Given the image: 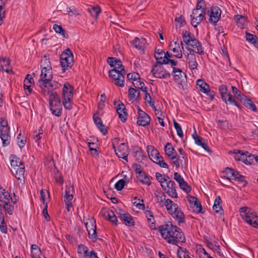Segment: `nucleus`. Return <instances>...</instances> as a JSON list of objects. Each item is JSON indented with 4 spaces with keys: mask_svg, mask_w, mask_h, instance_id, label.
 I'll return each instance as SVG.
<instances>
[{
    "mask_svg": "<svg viewBox=\"0 0 258 258\" xmlns=\"http://www.w3.org/2000/svg\"><path fill=\"white\" fill-rule=\"evenodd\" d=\"M159 231L162 238L168 243L177 245L178 242H185V236L181 229L171 223L160 226Z\"/></svg>",
    "mask_w": 258,
    "mask_h": 258,
    "instance_id": "nucleus-1",
    "label": "nucleus"
},
{
    "mask_svg": "<svg viewBox=\"0 0 258 258\" xmlns=\"http://www.w3.org/2000/svg\"><path fill=\"white\" fill-rule=\"evenodd\" d=\"M182 36L184 43L192 48V49L188 48V50H191L192 52H195L200 55L204 54V50L202 43L195 38L194 34L183 30L182 32Z\"/></svg>",
    "mask_w": 258,
    "mask_h": 258,
    "instance_id": "nucleus-2",
    "label": "nucleus"
},
{
    "mask_svg": "<svg viewBox=\"0 0 258 258\" xmlns=\"http://www.w3.org/2000/svg\"><path fill=\"white\" fill-rule=\"evenodd\" d=\"M73 96L74 89L73 86L69 82H65L62 89V103L66 109L71 110L72 109Z\"/></svg>",
    "mask_w": 258,
    "mask_h": 258,
    "instance_id": "nucleus-3",
    "label": "nucleus"
},
{
    "mask_svg": "<svg viewBox=\"0 0 258 258\" xmlns=\"http://www.w3.org/2000/svg\"><path fill=\"white\" fill-rule=\"evenodd\" d=\"M50 110L53 115L59 117L62 114V105L60 98L57 93L48 95Z\"/></svg>",
    "mask_w": 258,
    "mask_h": 258,
    "instance_id": "nucleus-4",
    "label": "nucleus"
},
{
    "mask_svg": "<svg viewBox=\"0 0 258 258\" xmlns=\"http://www.w3.org/2000/svg\"><path fill=\"white\" fill-rule=\"evenodd\" d=\"M61 86V85L59 82L50 79V81L44 83L40 82L39 87L40 92L44 96H47L54 93H57L55 90L59 89Z\"/></svg>",
    "mask_w": 258,
    "mask_h": 258,
    "instance_id": "nucleus-5",
    "label": "nucleus"
},
{
    "mask_svg": "<svg viewBox=\"0 0 258 258\" xmlns=\"http://www.w3.org/2000/svg\"><path fill=\"white\" fill-rule=\"evenodd\" d=\"M0 138L3 147H6L10 144V128L7 120L3 117H0Z\"/></svg>",
    "mask_w": 258,
    "mask_h": 258,
    "instance_id": "nucleus-6",
    "label": "nucleus"
},
{
    "mask_svg": "<svg viewBox=\"0 0 258 258\" xmlns=\"http://www.w3.org/2000/svg\"><path fill=\"white\" fill-rule=\"evenodd\" d=\"M147 151L150 158L161 168H168V164L164 161L159 151L153 146H148Z\"/></svg>",
    "mask_w": 258,
    "mask_h": 258,
    "instance_id": "nucleus-7",
    "label": "nucleus"
},
{
    "mask_svg": "<svg viewBox=\"0 0 258 258\" xmlns=\"http://www.w3.org/2000/svg\"><path fill=\"white\" fill-rule=\"evenodd\" d=\"M240 214L242 218L252 227H258V216L251 209L245 207L241 209Z\"/></svg>",
    "mask_w": 258,
    "mask_h": 258,
    "instance_id": "nucleus-8",
    "label": "nucleus"
},
{
    "mask_svg": "<svg viewBox=\"0 0 258 258\" xmlns=\"http://www.w3.org/2000/svg\"><path fill=\"white\" fill-rule=\"evenodd\" d=\"M119 141L120 140L118 138L114 139L112 142L113 148L115 150L116 155L119 158H121L127 161V156L130 152L127 144L122 142L120 143L117 149L115 148V146L119 144Z\"/></svg>",
    "mask_w": 258,
    "mask_h": 258,
    "instance_id": "nucleus-9",
    "label": "nucleus"
},
{
    "mask_svg": "<svg viewBox=\"0 0 258 258\" xmlns=\"http://www.w3.org/2000/svg\"><path fill=\"white\" fill-rule=\"evenodd\" d=\"M60 63L63 72L71 68L74 63V56L72 51L68 48L63 51L60 58Z\"/></svg>",
    "mask_w": 258,
    "mask_h": 258,
    "instance_id": "nucleus-10",
    "label": "nucleus"
},
{
    "mask_svg": "<svg viewBox=\"0 0 258 258\" xmlns=\"http://www.w3.org/2000/svg\"><path fill=\"white\" fill-rule=\"evenodd\" d=\"M162 63H157L153 66L151 72L153 76L159 79L169 78L170 74L163 68Z\"/></svg>",
    "mask_w": 258,
    "mask_h": 258,
    "instance_id": "nucleus-11",
    "label": "nucleus"
},
{
    "mask_svg": "<svg viewBox=\"0 0 258 258\" xmlns=\"http://www.w3.org/2000/svg\"><path fill=\"white\" fill-rule=\"evenodd\" d=\"M125 75V71L120 72L115 70H111L109 72V77L114 81L116 85L121 87L124 86Z\"/></svg>",
    "mask_w": 258,
    "mask_h": 258,
    "instance_id": "nucleus-12",
    "label": "nucleus"
},
{
    "mask_svg": "<svg viewBox=\"0 0 258 258\" xmlns=\"http://www.w3.org/2000/svg\"><path fill=\"white\" fill-rule=\"evenodd\" d=\"M221 13L222 11L218 6H212L209 12V22L213 26H216L217 22L221 18Z\"/></svg>",
    "mask_w": 258,
    "mask_h": 258,
    "instance_id": "nucleus-13",
    "label": "nucleus"
},
{
    "mask_svg": "<svg viewBox=\"0 0 258 258\" xmlns=\"http://www.w3.org/2000/svg\"><path fill=\"white\" fill-rule=\"evenodd\" d=\"M88 236L90 238L95 240L97 238L96 226L95 220L92 218H89L85 222Z\"/></svg>",
    "mask_w": 258,
    "mask_h": 258,
    "instance_id": "nucleus-14",
    "label": "nucleus"
},
{
    "mask_svg": "<svg viewBox=\"0 0 258 258\" xmlns=\"http://www.w3.org/2000/svg\"><path fill=\"white\" fill-rule=\"evenodd\" d=\"M183 54L186 58V62L188 68L192 71L197 70L198 63L197 60L196 55L190 50L189 52H183Z\"/></svg>",
    "mask_w": 258,
    "mask_h": 258,
    "instance_id": "nucleus-15",
    "label": "nucleus"
},
{
    "mask_svg": "<svg viewBox=\"0 0 258 258\" xmlns=\"http://www.w3.org/2000/svg\"><path fill=\"white\" fill-rule=\"evenodd\" d=\"M172 73L174 74V80L177 84L179 89H183V86L182 83L186 79V76L180 69L173 68Z\"/></svg>",
    "mask_w": 258,
    "mask_h": 258,
    "instance_id": "nucleus-16",
    "label": "nucleus"
},
{
    "mask_svg": "<svg viewBox=\"0 0 258 258\" xmlns=\"http://www.w3.org/2000/svg\"><path fill=\"white\" fill-rule=\"evenodd\" d=\"M224 173L228 180H234L240 182L244 181V177L240 175L237 171L234 170L231 168L227 167L225 168Z\"/></svg>",
    "mask_w": 258,
    "mask_h": 258,
    "instance_id": "nucleus-17",
    "label": "nucleus"
},
{
    "mask_svg": "<svg viewBox=\"0 0 258 258\" xmlns=\"http://www.w3.org/2000/svg\"><path fill=\"white\" fill-rule=\"evenodd\" d=\"M114 105L116 107L119 119L122 122H124L126 120L127 116L126 109L124 105L120 101H115L114 102Z\"/></svg>",
    "mask_w": 258,
    "mask_h": 258,
    "instance_id": "nucleus-18",
    "label": "nucleus"
},
{
    "mask_svg": "<svg viewBox=\"0 0 258 258\" xmlns=\"http://www.w3.org/2000/svg\"><path fill=\"white\" fill-rule=\"evenodd\" d=\"M206 14L205 12H198L197 10H193L192 13L190 15L191 24L195 28L203 20H205Z\"/></svg>",
    "mask_w": 258,
    "mask_h": 258,
    "instance_id": "nucleus-19",
    "label": "nucleus"
},
{
    "mask_svg": "<svg viewBox=\"0 0 258 258\" xmlns=\"http://www.w3.org/2000/svg\"><path fill=\"white\" fill-rule=\"evenodd\" d=\"M11 172L15 176L18 181L23 184L25 182V165H21L20 166L11 169Z\"/></svg>",
    "mask_w": 258,
    "mask_h": 258,
    "instance_id": "nucleus-20",
    "label": "nucleus"
},
{
    "mask_svg": "<svg viewBox=\"0 0 258 258\" xmlns=\"http://www.w3.org/2000/svg\"><path fill=\"white\" fill-rule=\"evenodd\" d=\"M17 197L14 195L13 198L11 197L9 192L3 188H0V202L3 204H7L12 201L13 204L17 202Z\"/></svg>",
    "mask_w": 258,
    "mask_h": 258,
    "instance_id": "nucleus-21",
    "label": "nucleus"
},
{
    "mask_svg": "<svg viewBox=\"0 0 258 258\" xmlns=\"http://www.w3.org/2000/svg\"><path fill=\"white\" fill-rule=\"evenodd\" d=\"M165 187L162 188L166 191L167 194L172 198H177L178 195L176 190L175 183L174 182L169 179L165 184Z\"/></svg>",
    "mask_w": 258,
    "mask_h": 258,
    "instance_id": "nucleus-22",
    "label": "nucleus"
},
{
    "mask_svg": "<svg viewBox=\"0 0 258 258\" xmlns=\"http://www.w3.org/2000/svg\"><path fill=\"white\" fill-rule=\"evenodd\" d=\"M138 117L137 123L140 126H145L148 125L150 121V116L139 107H138Z\"/></svg>",
    "mask_w": 258,
    "mask_h": 258,
    "instance_id": "nucleus-23",
    "label": "nucleus"
},
{
    "mask_svg": "<svg viewBox=\"0 0 258 258\" xmlns=\"http://www.w3.org/2000/svg\"><path fill=\"white\" fill-rule=\"evenodd\" d=\"M142 203H137L136 205V206L137 208L140 210H144V213L146 215V216L147 219V221L149 223H150L151 224L155 225V220L153 217L152 212L149 209H145V205L144 204V201L142 200Z\"/></svg>",
    "mask_w": 258,
    "mask_h": 258,
    "instance_id": "nucleus-24",
    "label": "nucleus"
},
{
    "mask_svg": "<svg viewBox=\"0 0 258 258\" xmlns=\"http://www.w3.org/2000/svg\"><path fill=\"white\" fill-rule=\"evenodd\" d=\"M219 91L222 99L225 103L232 102V95L230 93H227V88L226 85H220L219 87Z\"/></svg>",
    "mask_w": 258,
    "mask_h": 258,
    "instance_id": "nucleus-25",
    "label": "nucleus"
},
{
    "mask_svg": "<svg viewBox=\"0 0 258 258\" xmlns=\"http://www.w3.org/2000/svg\"><path fill=\"white\" fill-rule=\"evenodd\" d=\"M73 187L71 185L67 186L64 195V201L66 203L68 209L72 206V201L73 199Z\"/></svg>",
    "mask_w": 258,
    "mask_h": 258,
    "instance_id": "nucleus-26",
    "label": "nucleus"
},
{
    "mask_svg": "<svg viewBox=\"0 0 258 258\" xmlns=\"http://www.w3.org/2000/svg\"><path fill=\"white\" fill-rule=\"evenodd\" d=\"M170 50L173 53V57L181 58L183 54L179 43L177 41H173L169 45Z\"/></svg>",
    "mask_w": 258,
    "mask_h": 258,
    "instance_id": "nucleus-27",
    "label": "nucleus"
},
{
    "mask_svg": "<svg viewBox=\"0 0 258 258\" xmlns=\"http://www.w3.org/2000/svg\"><path fill=\"white\" fill-rule=\"evenodd\" d=\"M34 85L33 79L28 74L24 81V89L26 91L27 95H30L32 92V88Z\"/></svg>",
    "mask_w": 258,
    "mask_h": 258,
    "instance_id": "nucleus-28",
    "label": "nucleus"
},
{
    "mask_svg": "<svg viewBox=\"0 0 258 258\" xmlns=\"http://www.w3.org/2000/svg\"><path fill=\"white\" fill-rule=\"evenodd\" d=\"M169 214L179 224L185 222L184 215L179 207L175 210L172 211Z\"/></svg>",
    "mask_w": 258,
    "mask_h": 258,
    "instance_id": "nucleus-29",
    "label": "nucleus"
},
{
    "mask_svg": "<svg viewBox=\"0 0 258 258\" xmlns=\"http://www.w3.org/2000/svg\"><path fill=\"white\" fill-rule=\"evenodd\" d=\"M52 79V70H41L40 79L38 80V85L40 84V82L43 83L50 81Z\"/></svg>",
    "mask_w": 258,
    "mask_h": 258,
    "instance_id": "nucleus-30",
    "label": "nucleus"
},
{
    "mask_svg": "<svg viewBox=\"0 0 258 258\" xmlns=\"http://www.w3.org/2000/svg\"><path fill=\"white\" fill-rule=\"evenodd\" d=\"M155 197L156 203L158 206L163 208L167 202V199L165 194L161 191H157L155 193Z\"/></svg>",
    "mask_w": 258,
    "mask_h": 258,
    "instance_id": "nucleus-31",
    "label": "nucleus"
},
{
    "mask_svg": "<svg viewBox=\"0 0 258 258\" xmlns=\"http://www.w3.org/2000/svg\"><path fill=\"white\" fill-rule=\"evenodd\" d=\"M147 43L146 39L142 37L139 38L136 37L134 40L132 41L133 46L138 50L143 51Z\"/></svg>",
    "mask_w": 258,
    "mask_h": 258,
    "instance_id": "nucleus-32",
    "label": "nucleus"
},
{
    "mask_svg": "<svg viewBox=\"0 0 258 258\" xmlns=\"http://www.w3.org/2000/svg\"><path fill=\"white\" fill-rule=\"evenodd\" d=\"M197 88L201 92L209 95L210 89L207 83L203 80L198 79L197 81Z\"/></svg>",
    "mask_w": 258,
    "mask_h": 258,
    "instance_id": "nucleus-33",
    "label": "nucleus"
},
{
    "mask_svg": "<svg viewBox=\"0 0 258 258\" xmlns=\"http://www.w3.org/2000/svg\"><path fill=\"white\" fill-rule=\"evenodd\" d=\"M192 136L195 140V143L197 145L201 146L204 150L208 152L210 151L208 145L205 143V140L202 137L198 136L196 131L192 135Z\"/></svg>",
    "mask_w": 258,
    "mask_h": 258,
    "instance_id": "nucleus-34",
    "label": "nucleus"
},
{
    "mask_svg": "<svg viewBox=\"0 0 258 258\" xmlns=\"http://www.w3.org/2000/svg\"><path fill=\"white\" fill-rule=\"evenodd\" d=\"M229 153L232 155L233 158L237 161H241L244 163L245 158L246 157V152H243L240 150H235L229 151Z\"/></svg>",
    "mask_w": 258,
    "mask_h": 258,
    "instance_id": "nucleus-35",
    "label": "nucleus"
},
{
    "mask_svg": "<svg viewBox=\"0 0 258 258\" xmlns=\"http://www.w3.org/2000/svg\"><path fill=\"white\" fill-rule=\"evenodd\" d=\"M167 53H169L168 51L165 52L162 49H158L156 50L155 53V57L156 59L157 63H162L164 61V59L167 58Z\"/></svg>",
    "mask_w": 258,
    "mask_h": 258,
    "instance_id": "nucleus-36",
    "label": "nucleus"
},
{
    "mask_svg": "<svg viewBox=\"0 0 258 258\" xmlns=\"http://www.w3.org/2000/svg\"><path fill=\"white\" fill-rule=\"evenodd\" d=\"M93 120L98 129L103 135H105L107 132V130L103 124L101 119L98 116L94 115L93 116Z\"/></svg>",
    "mask_w": 258,
    "mask_h": 258,
    "instance_id": "nucleus-37",
    "label": "nucleus"
},
{
    "mask_svg": "<svg viewBox=\"0 0 258 258\" xmlns=\"http://www.w3.org/2000/svg\"><path fill=\"white\" fill-rule=\"evenodd\" d=\"M119 218L127 226H131L134 225V221L132 217L128 213L120 214Z\"/></svg>",
    "mask_w": 258,
    "mask_h": 258,
    "instance_id": "nucleus-38",
    "label": "nucleus"
},
{
    "mask_svg": "<svg viewBox=\"0 0 258 258\" xmlns=\"http://www.w3.org/2000/svg\"><path fill=\"white\" fill-rule=\"evenodd\" d=\"M10 160L11 163V169H13L15 167L20 166L21 165H24L21 160L16 155H11L10 157Z\"/></svg>",
    "mask_w": 258,
    "mask_h": 258,
    "instance_id": "nucleus-39",
    "label": "nucleus"
},
{
    "mask_svg": "<svg viewBox=\"0 0 258 258\" xmlns=\"http://www.w3.org/2000/svg\"><path fill=\"white\" fill-rule=\"evenodd\" d=\"M234 19L236 22L237 26L241 29L244 28L247 22L246 18L242 15H235Z\"/></svg>",
    "mask_w": 258,
    "mask_h": 258,
    "instance_id": "nucleus-40",
    "label": "nucleus"
},
{
    "mask_svg": "<svg viewBox=\"0 0 258 258\" xmlns=\"http://www.w3.org/2000/svg\"><path fill=\"white\" fill-rule=\"evenodd\" d=\"M77 252L80 257H82L83 255L85 258H87L88 255L91 254V251L89 250L88 248L83 244H80L78 246Z\"/></svg>",
    "mask_w": 258,
    "mask_h": 258,
    "instance_id": "nucleus-41",
    "label": "nucleus"
},
{
    "mask_svg": "<svg viewBox=\"0 0 258 258\" xmlns=\"http://www.w3.org/2000/svg\"><path fill=\"white\" fill-rule=\"evenodd\" d=\"M10 64V59L7 57H0V71L8 73Z\"/></svg>",
    "mask_w": 258,
    "mask_h": 258,
    "instance_id": "nucleus-42",
    "label": "nucleus"
},
{
    "mask_svg": "<svg viewBox=\"0 0 258 258\" xmlns=\"http://www.w3.org/2000/svg\"><path fill=\"white\" fill-rule=\"evenodd\" d=\"M222 200L220 196H217L215 199L214 205L213 206V210L217 213H221L223 211L222 205Z\"/></svg>",
    "mask_w": 258,
    "mask_h": 258,
    "instance_id": "nucleus-43",
    "label": "nucleus"
},
{
    "mask_svg": "<svg viewBox=\"0 0 258 258\" xmlns=\"http://www.w3.org/2000/svg\"><path fill=\"white\" fill-rule=\"evenodd\" d=\"M166 155L169 158L172 155H176V151L170 143H167L164 147Z\"/></svg>",
    "mask_w": 258,
    "mask_h": 258,
    "instance_id": "nucleus-44",
    "label": "nucleus"
},
{
    "mask_svg": "<svg viewBox=\"0 0 258 258\" xmlns=\"http://www.w3.org/2000/svg\"><path fill=\"white\" fill-rule=\"evenodd\" d=\"M105 218L115 225H117V219L113 211H107L104 213Z\"/></svg>",
    "mask_w": 258,
    "mask_h": 258,
    "instance_id": "nucleus-45",
    "label": "nucleus"
},
{
    "mask_svg": "<svg viewBox=\"0 0 258 258\" xmlns=\"http://www.w3.org/2000/svg\"><path fill=\"white\" fill-rule=\"evenodd\" d=\"M140 92L134 88H130L128 89V98L130 100L135 101L139 98Z\"/></svg>",
    "mask_w": 258,
    "mask_h": 258,
    "instance_id": "nucleus-46",
    "label": "nucleus"
},
{
    "mask_svg": "<svg viewBox=\"0 0 258 258\" xmlns=\"http://www.w3.org/2000/svg\"><path fill=\"white\" fill-rule=\"evenodd\" d=\"M240 101L242 102L244 105L248 109H250L253 111H256V107L254 104L250 99L247 98L245 96L244 98H243V100H240Z\"/></svg>",
    "mask_w": 258,
    "mask_h": 258,
    "instance_id": "nucleus-47",
    "label": "nucleus"
},
{
    "mask_svg": "<svg viewBox=\"0 0 258 258\" xmlns=\"http://www.w3.org/2000/svg\"><path fill=\"white\" fill-rule=\"evenodd\" d=\"M164 207H165L169 214L171 213L172 211H173L174 210H175L177 209V208H178V205L174 203L169 199H167V203L164 206Z\"/></svg>",
    "mask_w": 258,
    "mask_h": 258,
    "instance_id": "nucleus-48",
    "label": "nucleus"
},
{
    "mask_svg": "<svg viewBox=\"0 0 258 258\" xmlns=\"http://www.w3.org/2000/svg\"><path fill=\"white\" fill-rule=\"evenodd\" d=\"M87 11L92 17L97 18L101 12V9L98 6H92L88 8Z\"/></svg>",
    "mask_w": 258,
    "mask_h": 258,
    "instance_id": "nucleus-49",
    "label": "nucleus"
},
{
    "mask_svg": "<svg viewBox=\"0 0 258 258\" xmlns=\"http://www.w3.org/2000/svg\"><path fill=\"white\" fill-rule=\"evenodd\" d=\"M41 70H52L51 65L48 58L46 55H44L41 60Z\"/></svg>",
    "mask_w": 258,
    "mask_h": 258,
    "instance_id": "nucleus-50",
    "label": "nucleus"
},
{
    "mask_svg": "<svg viewBox=\"0 0 258 258\" xmlns=\"http://www.w3.org/2000/svg\"><path fill=\"white\" fill-rule=\"evenodd\" d=\"M145 94L144 99L146 103L148 104L154 110L157 111L155 106V102L153 100L151 96L147 92H144Z\"/></svg>",
    "mask_w": 258,
    "mask_h": 258,
    "instance_id": "nucleus-51",
    "label": "nucleus"
},
{
    "mask_svg": "<svg viewBox=\"0 0 258 258\" xmlns=\"http://www.w3.org/2000/svg\"><path fill=\"white\" fill-rule=\"evenodd\" d=\"M198 12H205L206 14V4L204 0H198L196 9Z\"/></svg>",
    "mask_w": 258,
    "mask_h": 258,
    "instance_id": "nucleus-52",
    "label": "nucleus"
},
{
    "mask_svg": "<svg viewBox=\"0 0 258 258\" xmlns=\"http://www.w3.org/2000/svg\"><path fill=\"white\" fill-rule=\"evenodd\" d=\"M172 57L173 56L172 54L167 53V58L166 59H164L163 63L165 64H169L173 69V68H174V67L177 66L178 62L177 61L172 59Z\"/></svg>",
    "mask_w": 258,
    "mask_h": 258,
    "instance_id": "nucleus-53",
    "label": "nucleus"
},
{
    "mask_svg": "<svg viewBox=\"0 0 258 258\" xmlns=\"http://www.w3.org/2000/svg\"><path fill=\"white\" fill-rule=\"evenodd\" d=\"M155 176L157 180L160 183L162 188H164L165 187L164 185L168 181V180L165 178V175L157 172L156 173Z\"/></svg>",
    "mask_w": 258,
    "mask_h": 258,
    "instance_id": "nucleus-54",
    "label": "nucleus"
},
{
    "mask_svg": "<svg viewBox=\"0 0 258 258\" xmlns=\"http://www.w3.org/2000/svg\"><path fill=\"white\" fill-rule=\"evenodd\" d=\"M246 157L245 158V160L244 161V163L246 165H250L252 164L255 160L256 161V159L258 156H255L253 155H252L251 154H250L248 152H246Z\"/></svg>",
    "mask_w": 258,
    "mask_h": 258,
    "instance_id": "nucleus-55",
    "label": "nucleus"
},
{
    "mask_svg": "<svg viewBox=\"0 0 258 258\" xmlns=\"http://www.w3.org/2000/svg\"><path fill=\"white\" fill-rule=\"evenodd\" d=\"M133 84L135 87L141 90L143 92H147V87L145 86L144 82L141 81L140 78L135 82H134Z\"/></svg>",
    "mask_w": 258,
    "mask_h": 258,
    "instance_id": "nucleus-56",
    "label": "nucleus"
},
{
    "mask_svg": "<svg viewBox=\"0 0 258 258\" xmlns=\"http://www.w3.org/2000/svg\"><path fill=\"white\" fill-rule=\"evenodd\" d=\"M14 204L12 203V201H10V203H8L7 204L5 203L3 205V207L5 210L9 214L12 215L14 211Z\"/></svg>",
    "mask_w": 258,
    "mask_h": 258,
    "instance_id": "nucleus-57",
    "label": "nucleus"
},
{
    "mask_svg": "<svg viewBox=\"0 0 258 258\" xmlns=\"http://www.w3.org/2000/svg\"><path fill=\"white\" fill-rule=\"evenodd\" d=\"M232 92L235 97L239 99L240 101L243 100L245 95L241 93L240 91L234 86L231 87Z\"/></svg>",
    "mask_w": 258,
    "mask_h": 258,
    "instance_id": "nucleus-58",
    "label": "nucleus"
},
{
    "mask_svg": "<svg viewBox=\"0 0 258 258\" xmlns=\"http://www.w3.org/2000/svg\"><path fill=\"white\" fill-rule=\"evenodd\" d=\"M43 134V130L42 127H40L38 132H35L33 135V138L35 142L37 143V145L39 146V140L42 138L41 135Z\"/></svg>",
    "mask_w": 258,
    "mask_h": 258,
    "instance_id": "nucleus-59",
    "label": "nucleus"
},
{
    "mask_svg": "<svg viewBox=\"0 0 258 258\" xmlns=\"http://www.w3.org/2000/svg\"><path fill=\"white\" fill-rule=\"evenodd\" d=\"M17 144L20 148L24 147L26 143V137L24 136H22L21 134L18 135L17 138Z\"/></svg>",
    "mask_w": 258,
    "mask_h": 258,
    "instance_id": "nucleus-60",
    "label": "nucleus"
},
{
    "mask_svg": "<svg viewBox=\"0 0 258 258\" xmlns=\"http://www.w3.org/2000/svg\"><path fill=\"white\" fill-rule=\"evenodd\" d=\"M173 125L177 135L179 137L182 138L183 137V134L180 125L175 120L173 121Z\"/></svg>",
    "mask_w": 258,
    "mask_h": 258,
    "instance_id": "nucleus-61",
    "label": "nucleus"
},
{
    "mask_svg": "<svg viewBox=\"0 0 258 258\" xmlns=\"http://www.w3.org/2000/svg\"><path fill=\"white\" fill-rule=\"evenodd\" d=\"M179 185L181 189H182L183 190H184L187 193L190 192L191 190V188L188 185L187 182L185 181H184V180H183L182 181L179 183Z\"/></svg>",
    "mask_w": 258,
    "mask_h": 258,
    "instance_id": "nucleus-62",
    "label": "nucleus"
},
{
    "mask_svg": "<svg viewBox=\"0 0 258 258\" xmlns=\"http://www.w3.org/2000/svg\"><path fill=\"white\" fill-rule=\"evenodd\" d=\"M53 29L55 32L57 33H59L64 37L66 34V31L62 28V27L57 24H54L53 26Z\"/></svg>",
    "mask_w": 258,
    "mask_h": 258,
    "instance_id": "nucleus-63",
    "label": "nucleus"
},
{
    "mask_svg": "<svg viewBox=\"0 0 258 258\" xmlns=\"http://www.w3.org/2000/svg\"><path fill=\"white\" fill-rule=\"evenodd\" d=\"M140 75L137 73H129L127 75V78L130 80H132V82H135V81H137V80H139L140 79Z\"/></svg>",
    "mask_w": 258,
    "mask_h": 258,
    "instance_id": "nucleus-64",
    "label": "nucleus"
}]
</instances>
